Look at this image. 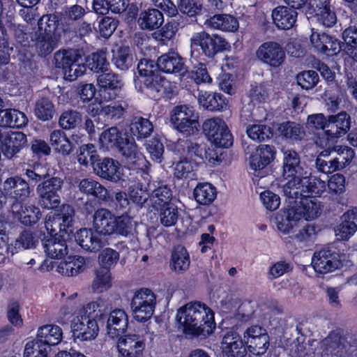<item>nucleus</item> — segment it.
<instances>
[{
    "instance_id": "nucleus-6",
    "label": "nucleus",
    "mask_w": 357,
    "mask_h": 357,
    "mask_svg": "<svg viewBox=\"0 0 357 357\" xmlns=\"http://www.w3.org/2000/svg\"><path fill=\"white\" fill-rule=\"evenodd\" d=\"M98 142L100 149L103 151L119 146L126 164L125 168L143 172L148 169L149 163L138 149L135 139L122 138L117 128L112 127L102 132Z\"/></svg>"
},
{
    "instance_id": "nucleus-3",
    "label": "nucleus",
    "mask_w": 357,
    "mask_h": 357,
    "mask_svg": "<svg viewBox=\"0 0 357 357\" xmlns=\"http://www.w3.org/2000/svg\"><path fill=\"white\" fill-rule=\"evenodd\" d=\"M74 210L68 204L63 205L57 213L50 212L45 218V227L47 233L43 238L46 255L52 259H60L68 253L64 236L73 231Z\"/></svg>"
},
{
    "instance_id": "nucleus-31",
    "label": "nucleus",
    "mask_w": 357,
    "mask_h": 357,
    "mask_svg": "<svg viewBox=\"0 0 357 357\" xmlns=\"http://www.w3.org/2000/svg\"><path fill=\"white\" fill-rule=\"evenodd\" d=\"M272 18L278 29H289L296 22L297 12L287 6H278L272 11Z\"/></svg>"
},
{
    "instance_id": "nucleus-50",
    "label": "nucleus",
    "mask_w": 357,
    "mask_h": 357,
    "mask_svg": "<svg viewBox=\"0 0 357 357\" xmlns=\"http://www.w3.org/2000/svg\"><path fill=\"white\" fill-rule=\"evenodd\" d=\"M49 351V347L36 337L26 343L24 357H47Z\"/></svg>"
},
{
    "instance_id": "nucleus-44",
    "label": "nucleus",
    "mask_w": 357,
    "mask_h": 357,
    "mask_svg": "<svg viewBox=\"0 0 357 357\" xmlns=\"http://www.w3.org/2000/svg\"><path fill=\"white\" fill-rule=\"evenodd\" d=\"M190 264V255L183 246H177L172 253L170 266L176 272L182 273L187 271Z\"/></svg>"
},
{
    "instance_id": "nucleus-54",
    "label": "nucleus",
    "mask_w": 357,
    "mask_h": 357,
    "mask_svg": "<svg viewBox=\"0 0 357 357\" xmlns=\"http://www.w3.org/2000/svg\"><path fill=\"white\" fill-rule=\"evenodd\" d=\"M54 107L50 100L47 98L38 100L35 105V115L41 121H49L54 114Z\"/></svg>"
},
{
    "instance_id": "nucleus-19",
    "label": "nucleus",
    "mask_w": 357,
    "mask_h": 357,
    "mask_svg": "<svg viewBox=\"0 0 357 357\" xmlns=\"http://www.w3.org/2000/svg\"><path fill=\"white\" fill-rule=\"evenodd\" d=\"M93 171L100 177L111 181L129 180L125 173V168L112 158H104L102 161L97 162L93 165Z\"/></svg>"
},
{
    "instance_id": "nucleus-12",
    "label": "nucleus",
    "mask_w": 357,
    "mask_h": 357,
    "mask_svg": "<svg viewBox=\"0 0 357 357\" xmlns=\"http://www.w3.org/2000/svg\"><path fill=\"white\" fill-rule=\"evenodd\" d=\"M63 181L59 178H52L37 186L36 192L39 197L40 206L45 209H53L60 204L59 192L61 189Z\"/></svg>"
},
{
    "instance_id": "nucleus-48",
    "label": "nucleus",
    "mask_w": 357,
    "mask_h": 357,
    "mask_svg": "<svg viewBox=\"0 0 357 357\" xmlns=\"http://www.w3.org/2000/svg\"><path fill=\"white\" fill-rule=\"evenodd\" d=\"M62 24V17L59 13L43 15L38 21V28L45 35L54 36L56 29Z\"/></svg>"
},
{
    "instance_id": "nucleus-7",
    "label": "nucleus",
    "mask_w": 357,
    "mask_h": 357,
    "mask_svg": "<svg viewBox=\"0 0 357 357\" xmlns=\"http://www.w3.org/2000/svg\"><path fill=\"white\" fill-rule=\"evenodd\" d=\"M169 120L173 128L184 136L194 135L199 131L198 114L192 107L186 105L174 107Z\"/></svg>"
},
{
    "instance_id": "nucleus-46",
    "label": "nucleus",
    "mask_w": 357,
    "mask_h": 357,
    "mask_svg": "<svg viewBox=\"0 0 357 357\" xmlns=\"http://www.w3.org/2000/svg\"><path fill=\"white\" fill-rule=\"evenodd\" d=\"M112 286V276L109 270L99 269L96 272L91 288L94 292L102 293Z\"/></svg>"
},
{
    "instance_id": "nucleus-8",
    "label": "nucleus",
    "mask_w": 357,
    "mask_h": 357,
    "mask_svg": "<svg viewBox=\"0 0 357 357\" xmlns=\"http://www.w3.org/2000/svg\"><path fill=\"white\" fill-rule=\"evenodd\" d=\"M54 63L56 68H62L64 78L69 81L75 80L86 71L84 58L73 50L56 52Z\"/></svg>"
},
{
    "instance_id": "nucleus-59",
    "label": "nucleus",
    "mask_w": 357,
    "mask_h": 357,
    "mask_svg": "<svg viewBox=\"0 0 357 357\" xmlns=\"http://www.w3.org/2000/svg\"><path fill=\"white\" fill-rule=\"evenodd\" d=\"M160 210V222L165 227H171L174 225L178 219L177 208L172 204L165 206L156 208Z\"/></svg>"
},
{
    "instance_id": "nucleus-9",
    "label": "nucleus",
    "mask_w": 357,
    "mask_h": 357,
    "mask_svg": "<svg viewBox=\"0 0 357 357\" xmlns=\"http://www.w3.org/2000/svg\"><path fill=\"white\" fill-rule=\"evenodd\" d=\"M130 305L134 319L140 322L146 321L153 314L155 296L151 289H137L134 292Z\"/></svg>"
},
{
    "instance_id": "nucleus-10",
    "label": "nucleus",
    "mask_w": 357,
    "mask_h": 357,
    "mask_svg": "<svg viewBox=\"0 0 357 357\" xmlns=\"http://www.w3.org/2000/svg\"><path fill=\"white\" fill-rule=\"evenodd\" d=\"M190 47L196 49L199 47L203 54L208 57H213L217 53L230 50V44L222 36L209 35L205 31L195 33L190 38Z\"/></svg>"
},
{
    "instance_id": "nucleus-22",
    "label": "nucleus",
    "mask_w": 357,
    "mask_h": 357,
    "mask_svg": "<svg viewBox=\"0 0 357 357\" xmlns=\"http://www.w3.org/2000/svg\"><path fill=\"white\" fill-rule=\"evenodd\" d=\"M220 348L223 357H244L247 353L244 341L235 331H229L224 335Z\"/></svg>"
},
{
    "instance_id": "nucleus-40",
    "label": "nucleus",
    "mask_w": 357,
    "mask_h": 357,
    "mask_svg": "<svg viewBox=\"0 0 357 357\" xmlns=\"http://www.w3.org/2000/svg\"><path fill=\"white\" fill-rule=\"evenodd\" d=\"M112 54V61L117 68L126 70L132 66L135 56L130 47L116 46Z\"/></svg>"
},
{
    "instance_id": "nucleus-14",
    "label": "nucleus",
    "mask_w": 357,
    "mask_h": 357,
    "mask_svg": "<svg viewBox=\"0 0 357 357\" xmlns=\"http://www.w3.org/2000/svg\"><path fill=\"white\" fill-rule=\"evenodd\" d=\"M351 127V118L346 112H341L335 115H331L328 117L326 125V141L317 142L320 146H328L329 141L340 138L349 130Z\"/></svg>"
},
{
    "instance_id": "nucleus-26",
    "label": "nucleus",
    "mask_w": 357,
    "mask_h": 357,
    "mask_svg": "<svg viewBox=\"0 0 357 357\" xmlns=\"http://www.w3.org/2000/svg\"><path fill=\"white\" fill-rule=\"evenodd\" d=\"M116 215L107 208L98 209L93 215V227L97 233L103 235L114 234Z\"/></svg>"
},
{
    "instance_id": "nucleus-1",
    "label": "nucleus",
    "mask_w": 357,
    "mask_h": 357,
    "mask_svg": "<svg viewBox=\"0 0 357 357\" xmlns=\"http://www.w3.org/2000/svg\"><path fill=\"white\" fill-rule=\"evenodd\" d=\"M105 311L103 299L98 298L75 310V305L68 304L61 307L56 321L61 325L70 323L73 335L82 341H91L99 333L98 321Z\"/></svg>"
},
{
    "instance_id": "nucleus-38",
    "label": "nucleus",
    "mask_w": 357,
    "mask_h": 357,
    "mask_svg": "<svg viewBox=\"0 0 357 357\" xmlns=\"http://www.w3.org/2000/svg\"><path fill=\"white\" fill-rule=\"evenodd\" d=\"M78 188L81 192L100 200L105 201L109 197L107 189L92 178L82 179L79 183Z\"/></svg>"
},
{
    "instance_id": "nucleus-2",
    "label": "nucleus",
    "mask_w": 357,
    "mask_h": 357,
    "mask_svg": "<svg viewBox=\"0 0 357 357\" xmlns=\"http://www.w3.org/2000/svg\"><path fill=\"white\" fill-rule=\"evenodd\" d=\"M282 176L288 180L283 186L287 197L317 194L326 189L325 181L310 176V173L304 170L299 154L292 149L283 151Z\"/></svg>"
},
{
    "instance_id": "nucleus-47",
    "label": "nucleus",
    "mask_w": 357,
    "mask_h": 357,
    "mask_svg": "<svg viewBox=\"0 0 357 357\" xmlns=\"http://www.w3.org/2000/svg\"><path fill=\"white\" fill-rule=\"evenodd\" d=\"M77 158L81 165L87 166L89 164L93 167L96 165L98 155L95 146L92 144L82 145L77 151Z\"/></svg>"
},
{
    "instance_id": "nucleus-60",
    "label": "nucleus",
    "mask_w": 357,
    "mask_h": 357,
    "mask_svg": "<svg viewBox=\"0 0 357 357\" xmlns=\"http://www.w3.org/2000/svg\"><path fill=\"white\" fill-rule=\"evenodd\" d=\"M297 83L301 87L305 90L314 88L319 81L317 73L309 70L301 72L296 76Z\"/></svg>"
},
{
    "instance_id": "nucleus-37",
    "label": "nucleus",
    "mask_w": 357,
    "mask_h": 357,
    "mask_svg": "<svg viewBox=\"0 0 357 357\" xmlns=\"http://www.w3.org/2000/svg\"><path fill=\"white\" fill-rule=\"evenodd\" d=\"M84 268L85 259L84 257L70 255L57 265L56 271L63 275L73 276L82 272Z\"/></svg>"
},
{
    "instance_id": "nucleus-34",
    "label": "nucleus",
    "mask_w": 357,
    "mask_h": 357,
    "mask_svg": "<svg viewBox=\"0 0 357 357\" xmlns=\"http://www.w3.org/2000/svg\"><path fill=\"white\" fill-rule=\"evenodd\" d=\"M206 25L211 29L226 32H234L239 26L238 20L228 14H218L206 21Z\"/></svg>"
},
{
    "instance_id": "nucleus-41",
    "label": "nucleus",
    "mask_w": 357,
    "mask_h": 357,
    "mask_svg": "<svg viewBox=\"0 0 357 357\" xmlns=\"http://www.w3.org/2000/svg\"><path fill=\"white\" fill-rule=\"evenodd\" d=\"M276 130L280 136L292 141L301 140L305 134L303 126L291 121L277 125Z\"/></svg>"
},
{
    "instance_id": "nucleus-36",
    "label": "nucleus",
    "mask_w": 357,
    "mask_h": 357,
    "mask_svg": "<svg viewBox=\"0 0 357 357\" xmlns=\"http://www.w3.org/2000/svg\"><path fill=\"white\" fill-rule=\"evenodd\" d=\"M75 238L83 249L90 252H96L104 245L98 234H94L91 229L87 228L79 230Z\"/></svg>"
},
{
    "instance_id": "nucleus-25",
    "label": "nucleus",
    "mask_w": 357,
    "mask_h": 357,
    "mask_svg": "<svg viewBox=\"0 0 357 357\" xmlns=\"http://www.w3.org/2000/svg\"><path fill=\"white\" fill-rule=\"evenodd\" d=\"M6 196L16 201H24L30 195L29 184L21 177L15 176L8 178L3 183Z\"/></svg>"
},
{
    "instance_id": "nucleus-39",
    "label": "nucleus",
    "mask_w": 357,
    "mask_h": 357,
    "mask_svg": "<svg viewBox=\"0 0 357 357\" xmlns=\"http://www.w3.org/2000/svg\"><path fill=\"white\" fill-rule=\"evenodd\" d=\"M28 119L24 113L15 109H2L0 111V126L17 127L24 126Z\"/></svg>"
},
{
    "instance_id": "nucleus-23",
    "label": "nucleus",
    "mask_w": 357,
    "mask_h": 357,
    "mask_svg": "<svg viewBox=\"0 0 357 357\" xmlns=\"http://www.w3.org/2000/svg\"><path fill=\"white\" fill-rule=\"evenodd\" d=\"M307 13H315V17L323 26L331 27L337 22V17L330 8L329 0H310Z\"/></svg>"
},
{
    "instance_id": "nucleus-13",
    "label": "nucleus",
    "mask_w": 357,
    "mask_h": 357,
    "mask_svg": "<svg viewBox=\"0 0 357 357\" xmlns=\"http://www.w3.org/2000/svg\"><path fill=\"white\" fill-rule=\"evenodd\" d=\"M6 229L5 225L0 222V255H4L6 253L13 255L22 249L34 248L38 242V238L31 231H24L13 243L8 245Z\"/></svg>"
},
{
    "instance_id": "nucleus-17",
    "label": "nucleus",
    "mask_w": 357,
    "mask_h": 357,
    "mask_svg": "<svg viewBox=\"0 0 357 357\" xmlns=\"http://www.w3.org/2000/svg\"><path fill=\"white\" fill-rule=\"evenodd\" d=\"M26 135L22 132L0 130V151L8 159L13 158L26 145Z\"/></svg>"
},
{
    "instance_id": "nucleus-49",
    "label": "nucleus",
    "mask_w": 357,
    "mask_h": 357,
    "mask_svg": "<svg viewBox=\"0 0 357 357\" xmlns=\"http://www.w3.org/2000/svg\"><path fill=\"white\" fill-rule=\"evenodd\" d=\"M153 129V125L150 121L142 117H135L130 125L132 135L138 139L148 137Z\"/></svg>"
},
{
    "instance_id": "nucleus-28",
    "label": "nucleus",
    "mask_w": 357,
    "mask_h": 357,
    "mask_svg": "<svg viewBox=\"0 0 357 357\" xmlns=\"http://www.w3.org/2000/svg\"><path fill=\"white\" fill-rule=\"evenodd\" d=\"M151 79H152L153 81L151 82L150 85L151 88L154 89V91H150L148 89L149 86L145 83H141L137 87L140 91L151 98H155L159 93H173L176 89V85L174 82H169L160 74L153 75L151 77Z\"/></svg>"
},
{
    "instance_id": "nucleus-16",
    "label": "nucleus",
    "mask_w": 357,
    "mask_h": 357,
    "mask_svg": "<svg viewBox=\"0 0 357 357\" xmlns=\"http://www.w3.org/2000/svg\"><path fill=\"white\" fill-rule=\"evenodd\" d=\"M243 341L248 350L255 355L264 354L269 345L268 334L258 326H252L245 331Z\"/></svg>"
},
{
    "instance_id": "nucleus-61",
    "label": "nucleus",
    "mask_w": 357,
    "mask_h": 357,
    "mask_svg": "<svg viewBox=\"0 0 357 357\" xmlns=\"http://www.w3.org/2000/svg\"><path fill=\"white\" fill-rule=\"evenodd\" d=\"M172 192L167 185H160L153 192L152 203L155 208L172 204L170 203Z\"/></svg>"
},
{
    "instance_id": "nucleus-15",
    "label": "nucleus",
    "mask_w": 357,
    "mask_h": 357,
    "mask_svg": "<svg viewBox=\"0 0 357 357\" xmlns=\"http://www.w3.org/2000/svg\"><path fill=\"white\" fill-rule=\"evenodd\" d=\"M276 151L270 145L259 146L250 158V168L255 177L260 179L267 174L266 167L275 159Z\"/></svg>"
},
{
    "instance_id": "nucleus-24",
    "label": "nucleus",
    "mask_w": 357,
    "mask_h": 357,
    "mask_svg": "<svg viewBox=\"0 0 357 357\" xmlns=\"http://www.w3.org/2000/svg\"><path fill=\"white\" fill-rule=\"evenodd\" d=\"M97 84L100 88L98 98L109 101L112 98V95L107 91L121 89L123 83L118 75L108 70L107 67L98 76Z\"/></svg>"
},
{
    "instance_id": "nucleus-56",
    "label": "nucleus",
    "mask_w": 357,
    "mask_h": 357,
    "mask_svg": "<svg viewBox=\"0 0 357 357\" xmlns=\"http://www.w3.org/2000/svg\"><path fill=\"white\" fill-rule=\"evenodd\" d=\"M17 213L20 222L25 225L35 224L40 218V209L33 204L22 206Z\"/></svg>"
},
{
    "instance_id": "nucleus-20",
    "label": "nucleus",
    "mask_w": 357,
    "mask_h": 357,
    "mask_svg": "<svg viewBox=\"0 0 357 357\" xmlns=\"http://www.w3.org/2000/svg\"><path fill=\"white\" fill-rule=\"evenodd\" d=\"M145 348V338L137 334L119 336L117 341L119 355L140 357Z\"/></svg>"
},
{
    "instance_id": "nucleus-43",
    "label": "nucleus",
    "mask_w": 357,
    "mask_h": 357,
    "mask_svg": "<svg viewBox=\"0 0 357 357\" xmlns=\"http://www.w3.org/2000/svg\"><path fill=\"white\" fill-rule=\"evenodd\" d=\"M194 197L198 204L208 205L215 199L217 190L209 183H201L194 189Z\"/></svg>"
},
{
    "instance_id": "nucleus-29",
    "label": "nucleus",
    "mask_w": 357,
    "mask_h": 357,
    "mask_svg": "<svg viewBox=\"0 0 357 357\" xmlns=\"http://www.w3.org/2000/svg\"><path fill=\"white\" fill-rule=\"evenodd\" d=\"M159 70L167 73L183 75L187 71L183 58L172 52L165 54L158 59Z\"/></svg>"
},
{
    "instance_id": "nucleus-51",
    "label": "nucleus",
    "mask_w": 357,
    "mask_h": 357,
    "mask_svg": "<svg viewBox=\"0 0 357 357\" xmlns=\"http://www.w3.org/2000/svg\"><path fill=\"white\" fill-rule=\"evenodd\" d=\"M116 220L114 223V234L127 236L132 234L137 226L136 222L127 214L116 216Z\"/></svg>"
},
{
    "instance_id": "nucleus-64",
    "label": "nucleus",
    "mask_w": 357,
    "mask_h": 357,
    "mask_svg": "<svg viewBox=\"0 0 357 357\" xmlns=\"http://www.w3.org/2000/svg\"><path fill=\"white\" fill-rule=\"evenodd\" d=\"M316 166L319 172L324 174H331L344 169V165H341L340 164V158H335L328 161L321 158H317L316 160Z\"/></svg>"
},
{
    "instance_id": "nucleus-33",
    "label": "nucleus",
    "mask_w": 357,
    "mask_h": 357,
    "mask_svg": "<svg viewBox=\"0 0 357 357\" xmlns=\"http://www.w3.org/2000/svg\"><path fill=\"white\" fill-rule=\"evenodd\" d=\"M197 98L201 106L211 111L223 110L228 105V100L220 93L200 91Z\"/></svg>"
},
{
    "instance_id": "nucleus-27",
    "label": "nucleus",
    "mask_w": 357,
    "mask_h": 357,
    "mask_svg": "<svg viewBox=\"0 0 357 357\" xmlns=\"http://www.w3.org/2000/svg\"><path fill=\"white\" fill-rule=\"evenodd\" d=\"M128 317L122 309H115L109 315L107 322L108 335L112 338H116L123 334L127 330Z\"/></svg>"
},
{
    "instance_id": "nucleus-53",
    "label": "nucleus",
    "mask_w": 357,
    "mask_h": 357,
    "mask_svg": "<svg viewBox=\"0 0 357 357\" xmlns=\"http://www.w3.org/2000/svg\"><path fill=\"white\" fill-rule=\"evenodd\" d=\"M197 165L196 159L195 161H191L188 158H185L176 164L174 176L178 178H193L195 176L194 172Z\"/></svg>"
},
{
    "instance_id": "nucleus-62",
    "label": "nucleus",
    "mask_w": 357,
    "mask_h": 357,
    "mask_svg": "<svg viewBox=\"0 0 357 357\" xmlns=\"http://www.w3.org/2000/svg\"><path fill=\"white\" fill-rule=\"evenodd\" d=\"M21 305L18 301L10 300L6 307V315L8 321L14 326L21 327L23 325V319L20 312Z\"/></svg>"
},
{
    "instance_id": "nucleus-58",
    "label": "nucleus",
    "mask_w": 357,
    "mask_h": 357,
    "mask_svg": "<svg viewBox=\"0 0 357 357\" xmlns=\"http://www.w3.org/2000/svg\"><path fill=\"white\" fill-rule=\"evenodd\" d=\"M119 260V253L112 248L102 250L98 256V262L102 269L109 270L114 267Z\"/></svg>"
},
{
    "instance_id": "nucleus-63",
    "label": "nucleus",
    "mask_w": 357,
    "mask_h": 357,
    "mask_svg": "<svg viewBox=\"0 0 357 357\" xmlns=\"http://www.w3.org/2000/svg\"><path fill=\"white\" fill-rule=\"evenodd\" d=\"M82 121L81 115L79 112L74 110H68L63 112L59 120V123L63 129H72L80 123Z\"/></svg>"
},
{
    "instance_id": "nucleus-30",
    "label": "nucleus",
    "mask_w": 357,
    "mask_h": 357,
    "mask_svg": "<svg viewBox=\"0 0 357 357\" xmlns=\"http://www.w3.org/2000/svg\"><path fill=\"white\" fill-rule=\"evenodd\" d=\"M98 103H93L88 107V113L92 116H96L100 112H103L109 118H119L124 111V103L121 101L112 102L109 105H102L106 102L102 98H96Z\"/></svg>"
},
{
    "instance_id": "nucleus-11",
    "label": "nucleus",
    "mask_w": 357,
    "mask_h": 357,
    "mask_svg": "<svg viewBox=\"0 0 357 357\" xmlns=\"http://www.w3.org/2000/svg\"><path fill=\"white\" fill-rule=\"evenodd\" d=\"M203 130L208 140L218 147L228 148L232 144V137L226 123L220 118L207 119Z\"/></svg>"
},
{
    "instance_id": "nucleus-4",
    "label": "nucleus",
    "mask_w": 357,
    "mask_h": 357,
    "mask_svg": "<svg viewBox=\"0 0 357 357\" xmlns=\"http://www.w3.org/2000/svg\"><path fill=\"white\" fill-rule=\"evenodd\" d=\"M319 193L299 195L289 199H300V201L289 202L276 215L275 225L277 230L282 234L292 233L303 222L312 221L318 218L323 209L321 202L316 197Z\"/></svg>"
},
{
    "instance_id": "nucleus-32",
    "label": "nucleus",
    "mask_w": 357,
    "mask_h": 357,
    "mask_svg": "<svg viewBox=\"0 0 357 357\" xmlns=\"http://www.w3.org/2000/svg\"><path fill=\"white\" fill-rule=\"evenodd\" d=\"M158 62L155 63L154 61L148 59H142L137 65V70L139 77L135 79V87L141 83H145L149 86L148 89L154 91V89L151 86V82L153 81L151 77L159 74L158 73Z\"/></svg>"
},
{
    "instance_id": "nucleus-18",
    "label": "nucleus",
    "mask_w": 357,
    "mask_h": 357,
    "mask_svg": "<svg viewBox=\"0 0 357 357\" xmlns=\"http://www.w3.org/2000/svg\"><path fill=\"white\" fill-rule=\"evenodd\" d=\"M342 265L337 253L328 249L316 252L312 258V266L315 272L326 274L339 268Z\"/></svg>"
},
{
    "instance_id": "nucleus-55",
    "label": "nucleus",
    "mask_w": 357,
    "mask_h": 357,
    "mask_svg": "<svg viewBox=\"0 0 357 357\" xmlns=\"http://www.w3.org/2000/svg\"><path fill=\"white\" fill-rule=\"evenodd\" d=\"M84 63L86 68L88 67L91 70L96 73L103 71L109 65L104 52H96L89 54L86 58H84Z\"/></svg>"
},
{
    "instance_id": "nucleus-52",
    "label": "nucleus",
    "mask_w": 357,
    "mask_h": 357,
    "mask_svg": "<svg viewBox=\"0 0 357 357\" xmlns=\"http://www.w3.org/2000/svg\"><path fill=\"white\" fill-rule=\"evenodd\" d=\"M357 230V225L349 215H344L342 222L335 229L338 240H348Z\"/></svg>"
},
{
    "instance_id": "nucleus-45",
    "label": "nucleus",
    "mask_w": 357,
    "mask_h": 357,
    "mask_svg": "<svg viewBox=\"0 0 357 357\" xmlns=\"http://www.w3.org/2000/svg\"><path fill=\"white\" fill-rule=\"evenodd\" d=\"M50 142L55 151L68 155L72 151V144L66 133L60 130H54L50 136Z\"/></svg>"
},
{
    "instance_id": "nucleus-21",
    "label": "nucleus",
    "mask_w": 357,
    "mask_h": 357,
    "mask_svg": "<svg viewBox=\"0 0 357 357\" xmlns=\"http://www.w3.org/2000/svg\"><path fill=\"white\" fill-rule=\"evenodd\" d=\"M257 57L271 67H278L284 61L285 52L280 44L266 42L261 45L256 52Z\"/></svg>"
},
{
    "instance_id": "nucleus-42",
    "label": "nucleus",
    "mask_w": 357,
    "mask_h": 357,
    "mask_svg": "<svg viewBox=\"0 0 357 357\" xmlns=\"http://www.w3.org/2000/svg\"><path fill=\"white\" fill-rule=\"evenodd\" d=\"M164 22L162 13L157 9H149L140 13L138 22L143 29H155Z\"/></svg>"
},
{
    "instance_id": "nucleus-5",
    "label": "nucleus",
    "mask_w": 357,
    "mask_h": 357,
    "mask_svg": "<svg viewBox=\"0 0 357 357\" xmlns=\"http://www.w3.org/2000/svg\"><path fill=\"white\" fill-rule=\"evenodd\" d=\"M176 317L188 335L207 337L215 328L213 311L199 301L190 302L178 308Z\"/></svg>"
},
{
    "instance_id": "nucleus-57",
    "label": "nucleus",
    "mask_w": 357,
    "mask_h": 357,
    "mask_svg": "<svg viewBox=\"0 0 357 357\" xmlns=\"http://www.w3.org/2000/svg\"><path fill=\"white\" fill-rule=\"evenodd\" d=\"M248 136L254 141L261 142L269 139L272 135L271 128L262 124H253L247 128Z\"/></svg>"
},
{
    "instance_id": "nucleus-35",
    "label": "nucleus",
    "mask_w": 357,
    "mask_h": 357,
    "mask_svg": "<svg viewBox=\"0 0 357 357\" xmlns=\"http://www.w3.org/2000/svg\"><path fill=\"white\" fill-rule=\"evenodd\" d=\"M63 330L56 324H45L38 328L36 337L49 348L59 344L63 340Z\"/></svg>"
}]
</instances>
